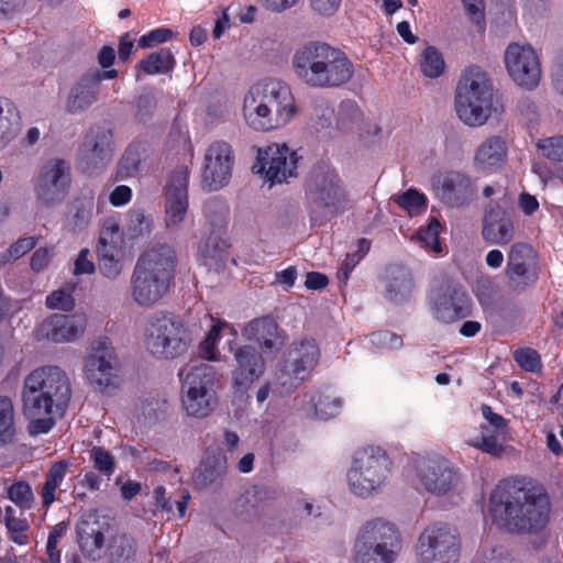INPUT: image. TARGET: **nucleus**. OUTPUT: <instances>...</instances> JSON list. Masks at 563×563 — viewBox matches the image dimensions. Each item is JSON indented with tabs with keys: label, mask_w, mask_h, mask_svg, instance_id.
I'll return each instance as SVG.
<instances>
[{
	"label": "nucleus",
	"mask_w": 563,
	"mask_h": 563,
	"mask_svg": "<svg viewBox=\"0 0 563 563\" xmlns=\"http://www.w3.org/2000/svg\"><path fill=\"white\" fill-rule=\"evenodd\" d=\"M444 59L434 46L426 47L420 55V69L426 77L437 78L444 70Z\"/></svg>",
	"instance_id": "obj_40"
},
{
	"label": "nucleus",
	"mask_w": 563,
	"mask_h": 563,
	"mask_svg": "<svg viewBox=\"0 0 563 563\" xmlns=\"http://www.w3.org/2000/svg\"><path fill=\"white\" fill-rule=\"evenodd\" d=\"M249 128L268 132L287 125L297 113L290 86L277 78L254 84L246 92L242 108Z\"/></svg>",
	"instance_id": "obj_3"
},
{
	"label": "nucleus",
	"mask_w": 563,
	"mask_h": 563,
	"mask_svg": "<svg viewBox=\"0 0 563 563\" xmlns=\"http://www.w3.org/2000/svg\"><path fill=\"white\" fill-rule=\"evenodd\" d=\"M291 67L302 84L322 89L346 84L354 71L344 52L320 41L299 46L291 57Z\"/></svg>",
	"instance_id": "obj_4"
},
{
	"label": "nucleus",
	"mask_w": 563,
	"mask_h": 563,
	"mask_svg": "<svg viewBox=\"0 0 563 563\" xmlns=\"http://www.w3.org/2000/svg\"><path fill=\"white\" fill-rule=\"evenodd\" d=\"M110 529L111 527L108 522L100 521L93 515L81 520L77 527V533L82 551L91 555L100 550L104 544V537L109 534Z\"/></svg>",
	"instance_id": "obj_29"
},
{
	"label": "nucleus",
	"mask_w": 563,
	"mask_h": 563,
	"mask_svg": "<svg viewBox=\"0 0 563 563\" xmlns=\"http://www.w3.org/2000/svg\"><path fill=\"white\" fill-rule=\"evenodd\" d=\"M395 201L400 208L407 211L409 216L418 214L427 207L426 196L416 189H408L396 197Z\"/></svg>",
	"instance_id": "obj_42"
},
{
	"label": "nucleus",
	"mask_w": 563,
	"mask_h": 563,
	"mask_svg": "<svg viewBox=\"0 0 563 563\" xmlns=\"http://www.w3.org/2000/svg\"><path fill=\"white\" fill-rule=\"evenodd\" d=\"M73 289H57L46 297V306L49 309L70 311L75 307Z\"/></svg>",
	"instance_id": "obj_49"
},
{
	"label": "nucleus",
	"mask_w": 563,
	"mask_h": 563,
	"mask_svg": "<svg viewBox=\"0 0 563 563\" xmlns=\"http://www.w3.org/2000/svg\"><path fill=\"white\" fill-rule=\"evenodd\" d=\"M461 541L457 533L445 526H432L419 537L418 563H457Z\"/></svg>",
	"instance_id": "obj_12"
},
{
	"label": "nucleus",
	"mask_w": 563,
	"mask_h": 563,
	"mask_svg": "<svg viewBox=\"0 0 563 563\" xmlns=\"http://www.w3.org/2000/svg\"><path fill=\"white\" fill-rule=\"evenodd\" d=\"M132 198V190L130 187L121 185L115 187L109 197L111 205L120 207L126 205Z\"/></svg>",
	"instance_id": "obj_62"
},
{
	"label": "nucleus",
	"mask_w": 563,
	"mask_h": 563,
	"mask_svg": "<svg viewBox=\"0 0 563 563\" xmlns=\"http://www.w3.org/2000/svg\"><path fill=\"white\" fill-rule=\"evenodd\" d=\"M71 181L70 165L62 158H51L41 168L35 194L45 206L60 202Z\"/></svg>",
	"instance_id": "obj_14"
},
{
	"label": "nucleus",
	"mask_w": 563,
	"mask_h": 563,
	"mask_svg": "<svg viewBox=\"0 0 563 563\" xmlns=\"http://www.w3.org/2000/svg\"><path fill=\"white\" fill-rule=\"evenodd\" d=\"M316 416L328 420L336 417L342 408V401L331 393H318L312 397Z\"/></svg>",
	"instance_id": "obj_38"
},
{
	"label": "nucleus",
	"mask_w": 563,
	"mask_h": 563,
	"mask_svg": "<svg viewBox=\"0 0 563 563\" xmlns=\"http://www.w3.org/2000/svg\"><path fill=\"white\" fill-rule=\"evenodd\" d=\"M466 12L473 21L479 23L484 18V1L483 0H462Z\"/></svg>",
	"instance_id": "obj_63"
},
{
	"label": "nucleus",
	"mask_w": 563,
	"mask_h": 563,
	"mask_svg": "<svg viewBox=\"0 0 563 563\" xmlns=\"http://www.w3.org/2000/svg\"><path fill=\"white\" fill-rule=\"evenodd\" d=\"M310 191L319 206L332 210L346 200L340 177L333 169H314L310 177Z\"/></svg>",
	"instance_id": "obj_19"
},
{
	"label": "nucleus",
	"mask_w": 563,
	"mask_h": 563,
	"mask_svg": "<svg viewBox=\"0 0 563 563\" xmlns=\"http://www.w3.org/2000/svg\"><path fill=\"white\" fill-rule=\"evenodd\" d=\"M90 459L95 468L110 477L115 470L113 455L101 446H93L90 451Z\"/></svg>",
	"instance_id": "obj_46"
},
{
	"label": "nucleus",
	"mask_w": 563,
	"mask_h": 563,
	"mask_svg": "<svg viewBox=\"0 0 563 563\" xmlns=\"http://www.w3.org/2000/svg\"><path fill=\"white\" fill-rule=\"evenodd\" d=\"M21 398L23 415L29 419V433H47L69 405V377L59 366H40L24 377Z\"/></svg>",
	"instance_id": "obj_2"
},
{
	"label": "nucleus",
	"mask_w": 563,
	"mask_h": 563,
	"mask_svg": "<svg viewBox=\"0 0 563 563\" xmlns=\"http://www.w3.org/2000/svg\"><path fill=\"white\" fill-rule=\"evenodd\" d=\"M493 84L478 66L462 74L455 89V110L462 122L470 126L484 125L493 111Z\"/></svg>",
	"instance_id": "obj_6"
},
{
	"label": "nucleus",
	"mask_w": 563,
	"mask_h": 563,
	"mask_svg": "<svg viewBox=\"0 0 563 563\" xmlns=\"http://www.w3.org/2000/svg\"><path fill=\"white\" fill-rule=\"evenodd\" d=\"M441 224L438 219L432 218L426 228H421L417 232L418 240L422 243L426 249H430L435 254L442 252L441 244L439 242Z\"/></svg>",
	"instance_id": "obj_44"
},
{
	"label": "nucleus",
	"mask_w": 563,
	"mask_h": 563,
	"mask_svg": "<svg viewBox=\"0 0 563 563\" xmlns=\"http://www.w3.org/2000/svg\"><path fill=\"white\" fill-rule=\"evenodd\" d=\"M360 261L355 254H347L338 271V278L343 282L347 280L351 272Z\"/></svg>",
	"instance_id": "obj_64"
},
{
	"label": "nucleus",
	"mask_w": 563,
	"mask_h": 563,
	"mask_svg": "<svg viewBox=\"0 0 563 563\" xmlns=\"http://www.w3.org/2000/svg\"><path fill=\"white\" fill-rule=\"evenodd\" d=\"M7 497L20 508L29 510L34 504V494L31 485L26 481H16L7 488Z\"/></svg>",
	"instance_id": "obj_41"
},
{
	"label": "nucleus",
	"mask_w": 563,
	"mask_h": 563,
	"mask_svg": "<svg viewBox=\"0 0 563 563\" xmlns=\"http://www.w3.org/2000/svg\"><path fill=\"white\" fill-rule=\"evenodd\" d=\"M505 433L487 426H481L476 435H468L466 443L494 457H500L505 451Z\"/></svg>",
	"instance_id": "obj_32"
},
{
	"label": "nucleus",
	"mask_w": 563,
	"mask_h": 563,
	"mask_svg": "<svg viewBox=\"0 0 563 563\" xmlns=\"http://www.w3.org/2000/svg\"><path fill=\"white\" fill-rule=\"evenodd\" d=\"M418 477L423 487L438 495L450 492L457 483V474L443 459L422 460L418 464Z\"/></svg>",
	"instance_id": "obj_21"
},
{
	"label": "nucleus",
	"mask_w": 563,
	"mask_h": 563,
	"mask_svg": "<svg viewBox=\"0 0 563 563\" xmlns=\"http://www.w3.org/2000/svg\"><path fill=\"white\" fill-rule=\"evenodd\" d=\"M100 273L108 279H115L122 273V263L119 257H98Z\"/></svg>",
	"instance_id": "obj_52"
},
{
	"label": "nucleus",
	"mask_w": 563,
	"mask_h": 563,
	"mask_svg": "<svg viewBox=\"0 0 563 563\" xmlns=\"http://www.w3.org/2000/svg\"><path fill=\"white\" fill-rule=\"evenodd\" d=\"M391 472V461L379 446L358 450L347 472L350 489L357 496L367 497L382 488Z\"/></svg>",
	"instance_id": "obj_8"
},
{
	"label": "nucleus",
	"mask_w": 563,
	"mask_h": 563,
	"mask_svg": "<svg viewBox=\"0 0 563 563\" xmlns=\"http://www.w3.org/2000/svg\"><path fill=\"white\" fill-rule=\"evenodd\" d=\"M35 244H36L35 239L32 236L22 238V239L18 240L7 251L8 258L16 260V258L23 256L29 251H31L35 246Z\"/></svg>",
	"instance_id": "obj_57"
},
{
	"label": "nucleus",
	"mask_w": 563,
	"mask_h": 563,
	"mask_svg": "<svg viewBox=\"0 0 563 563\" xmlns=\"http://www.w3.org/2000/svg\"><path fill=\"white\" fill-rule=\"evenodd\" d=\"M234 155L232 146L223 141L210 144L205 154L202 184L213 191L225 186L232 175Z\"/></svg>",
	"instance_id": "obj_16"
},
{
	"label": "nucleus",
	"mask_w": 563,
	"mask_h": 563,
	"mask_svg": "<svg viewBox=\"0 0 563 563\" xmlns=\"http://www.w3.org/2000/svg\"><path fill=\"white\" fill-rule=\"evenodd\" d=\"M15 434L13 402L8 396H0V442H11Z\"/></svg>",
	"instance_id": "obj_39"
},
{
	"label": "nucleus",
	"mask_w": 563,
	"mask_h": 563,
	"mask_svg": "<svg viewBox=\"0 0 563 563\" xmlns=\"http://www.w3.org/2000/svg\"><path fill=\"white\" fill-rule=\"evenodd\" d=\"M112 134L109 130H91L82 144L85 158L95 166L110 161Z\"/></svg>",
	"instance_id": "obj_30"
},
{
	"label": "nucleus",
	"mask_w": 563,
	"mask_h": 563,
	"mask_svg": "<svg viewBox=\"0 0 563 563\" xmlns=\"http://www.w3.org/2000/svg\"><path fill=\"white\" fill-rule=\"evenodd\" d=\"M86 329V319L81 316L52 314L37 328V336L54 343L71 342Z\"/></svg>",
	"instance_id": "obj_22"
},
{
	"label": "nucleus",
	"mask_w": 563,
	"mask_h": 563,
	"mask_svg": "<svg viewBox=\"0 0 563 563\" xmlns=\"http://www.w3.org/2000/svg\"><path fill=\"white\" fill-rule=\"evenodd\" d=\"M10 540L18 545H26L30 538L26 532L30 530V523L26 518L19 516L18 518L10 519L4 523Z\"/></svg>",
	"instance_id": "obj_45"
},
{
	"label": "nucleus",
	"mask_w": 563,
	"mask_h": 563,
	"mask_svg": "<svg viewBox=\"0 0 563 563\" xmlns=\"http://www.w3.org/2000/svg\"><path fill=\"white\" fill-rule=\"evenodd\" d=\"M517 364L526 372H538L541 368L540 354L532 347H521L514 352Z\"/></svg>",
	"instance_id": "obj_47"
},
{
	"label": "nucleus",
	"mask_w": 563,
	"mask_h": 563,
	"mask_svg": "<svg viewBox=\"0 0 563 563\" xmlns=\"http://www.w3.org/2000/svg\"><path fill=\"white\" fill-rule=\"evenodd\" d=\"M21 129L20 115L14 104L8 99H0V150L8 146Z\"/></svg>",
	"instance_id": "obj_34"
},
{
	"label": "nucleus",
	"mask_w": 563,
	"mask_h": 563,
	"mask_svg": "<svg viewBox=\"0 0 563 563\" xmlns=\"http://www.w3.org/2000/svg\"><path fill=\"white\" fill-rule=\"evenodd\" d=\"M542 154L553 161H563V136H552L540 140L537 144Z\"/></svg>",
	"instance_id": "obj_50"
},
{
	"label": "nucleus",
	"mask_w": 563,
	"mask_h": 563,
	"mask_svg": "<svg viewBox=\"0 0 563 563\" xmlns=\"http://www.w3.org/2000/svg\"><path fill=\"white\" fill-rule=\"evenodd\" d=\"M93 211V199L91 197L77 201L76 213L74 214L75 225L82 228L91 219Z\"/></svg>",
	"instance_id": "obj_53"
},
{
	"label": "nucleus",
	"mask_w": 563,
	"mask_h": 563,
	"mask_svg": "<svg viewBox=\"0 0 563 563\" xmlns=\"http://www.w3.org/2000/svg\"><path fill=\"white\" fill-rule=\"evenodd\" d=\"M68 467L69 464L65 460L57 461L49 466L45 474L44 483L38 492L42 508L47 510L56 500V492L63 483Z\"/></svg>",
	"instance_id": "obj_33"
},
{
	"label": "nucleus",
	"mask_w": 563,
	"mask_h": 563,
	"mask_svg": "<svg viewBox=\"0 0 563 563\" xmlns=\"http://www.w3.org/2000/svg\"><path fill=\"white\" fill-rule=\"evenodd\" d=\"M243 336L255 342L264 351H277L283 345L277 322L269 317L256 318L243 329Z\"/></svg>",
	"instance_id": "obj_27"
},
{
	"label": "nucleus",
	"mask_w": 563,
	"mask_h": 563,
	"mask_svg": "<svg viewBox=\"0 0 563 563\" xmlns=\"http://www.w3.org/2000/svg\"><path fill=\"white\" fill-rule=\"evenodd\" d=\"M107 553L111 563H126L136 555V542L125 533L114 534L107 547Z\"/></svg>",
	"instance_id": "obj_36"
},
{
	"label": "nucleus",
	"mask_w": 563,
	"mask_h": 563,
	"mask_svg": "<svg viewBox=\"0 0 563 563\" xmlns=\"http://www.w3.org/2000/svg\"><path fill=\"white\" fill-rule=\"evenodd\" d=\"M120 225L113 218L104 220L100 230L98 244H120Z\"/></svg>",
	"instance_id": "obj_51"
},
{
	"label": "nucleus",
	"mask_w": 563,
	"mask_h": 563,
	"mask_svg": "<svg viewBox=\"0 0 563 563\" xmlns=\"http://www.w3.org/2000/svg\"><path fill=\"white\" fill-rule=\"evenodd\" d=\"M439 198L450 207L467 205L476 194L471 178L460 172H449L433 181Z\"/></svg>",
	"instance_id": "obj_20"
},
{
	"label": "nucleus",
	"mask_w": 563,
	"mask_h": 563,
	"mask_svg": "<svg viewBox=\"0 0 563 563\" xmlns=\"http://www.w3.org/2000/svg\"><path fill=\"white\" fill-rule=\"evenodd\" d=\"M188 169L177 167L166 185L165 222L167 228L178 227L188 210Z\"/></svg>",
	"instance_id": "obj_18"
},
{
	"label": "nucleus",
	"mask_w": 563,
	"mask_h": 563,
	"mask_svg": "<svg viewBox=\"0 0 563 563\" xmlns=\"http://www.w3.org/2000/svg\"><path fill=\"white\" fill-rule=\"evenodd\" d=\"M481 411H482L483 417L492 424V427L495 430L506 433L508 423H507V420L503 416L494 412L492 407L488 405H483L481 408Z\"/></svg>",
	"instance_id": "obj_59"
},
{
	"label": "nucleus",
	"mask_w": 563,
	"mask_h": 563,
	"mask_svg": "<svg viewBox=\"0 0 563 563\" xmlns=\"http://www.w3.org/2000/svg\"><path fill=\"white\" fill-rule=\"evenodd\" d=\"M518 207L525 216H532L539 209V201L536 196L521 192L518 197Z\"/></svg>",
	"instance_id": "obj_61"
},
{
	"label": "nucleus",
	"mask_w": 563,
	"mask_h": 563,
	"mask_svg": "<svg viewBox=\"0 0 563 563\" xmlns=\"http://www.w3.org/2000/svg\"><path fill=\"white\" fill-rule=\"evenodd\" d=\"M505 65L509 76L520 87L532 89L541 78V66L534 49L529 45L511 43L505 52Z\"/></svg>",
	"instance_id": "obj_15"
},
{
	"label": "nucleus",
	"mask_w": 563,
	"mask_h": 563,
	"mask_svg": "<svg viewBox=\"0 0 563 563\" xmlns=\"http://www.w3.org/2000/svg\"><path fill=\"white\" fill-rule=\"evenodd\" d=\"M118 366L114 349L104 338L92 343L91 351L85 358L84 372L90 385L103 390L114 384Z\"/></svg>",
	"instance_id": "obj_13"
},
{
	"label": "nucleus",
	"mask_w": 563,
	"mask_h": 563,
	"mask_svg": "<svg viewBox=\"0 0 563 563\" xmlns=\"http://www.w3.org/2000/svg\"><path fill=\"white\" fill-rule=\"evenodd\" d=\"M172 31L169 29H156V30H153L151 31L150 33L143 35L141 38H140V46L141 47H151L155 44H159V43H163V42H166L168 38L172 37Z\"/></svg>",
	"instance_id": "obj_55"
},
{
	"label": "nucleus",
	"mask_w": 563,
	"mask_h": 563,
	"mask_svg": "<svg viewBox=\"0 0 563 563\" xmlns=\"http://www.w3.org/2000/svg\"><path fill=\"white\" fill-rule=\"evenodd\" d=\"M224 327H228V323L222 321H217L216 323L212 324L205 340L199 345V353L201 357L209 361L219 360L216 350V343L219 340L220 332Z\"/></svg>",
	"instance_id": "obj_43"
},
{
	"label": "nucleus",
	"mask_w": 563,
	"mask_h": 563,
	"mask_svg": "<svg viewBox=\"0 0 563 563\" xmlns=\"http://www.w3.org/2000/svg\"><path fill=\"white\" fill-rule=\"evenodd\" d=\"M483 239L490 244L506 245L515 236V223L510 214L499 206L490 207L484 219Z\"/></svg>",
	"instance_id": "obj_24"
},
{
	"label": "nucleus",
	"mask_w": 563,
	"mask_h": 563,
	"mask_svg": "<svg viewBox=\"0 0 563 563\" xmlns=\"http://www.w3.org/2000/svg\"><path fill=\"white\" fill-rule=\"evenodd\" d=\"M320 350L311 338L294 342L286 358L275 372V390L288 394L309 377L317 366Z\"/></svg>",
	"instance_id": "obj_9"
},
{
	"label": "nucleus",
	"mask_w": 563,
	"mask_h": 563,
	"mask_svg": "<svg viewBox=\"0 0 563 563\" xmlns=\"http://www.w3.org/2000/svg\"><path fill=\"white\" fill-rule=\"evenodd\" d=\"M508 155L507 142L504 137L493 135L484 140L474 154V166L484 174L498 170Z\"/></svg>",
	"instance_id": "obj_26"
},
{
	"label": "nucleus",
	"mask_w": 563,
	"mask_h": 563,
	"mask_svg": "<svg viewBox=\"0 0 563 563\" xmlns=\"http://www.w3.org/2000/svg\"><path fill=\"white\" fill-rule=\"evenodd\" d=\"M550 510L544 487L527 476L517 475L499 481L488 501L493 522L511 533L542 530L549 521Z\"/></svg>",
	"instance_id": "obj_1"
},
{
	"label": "nucleus",
	"mask_w": 563,
	"mask_h": 563,
	"mask_svg": "<svg viewBox=\"0 0 563 563\" xmlns=\"http://www.w3.org/2000/svg\"><path fill=\"white\" fill-rule=\"evenodd\" d=\"M175 59L168 48L148 54L140 62V68L147 75L166 74L174 68Z\"/></svg>",
	"instance_id": "obj_37"
},
{
	"label": "nucleus",
	"mask_w": 563,
	"mask_h": 563,
	"mask_svg": "<svg viewBox=\"0 0 563 563\" xmlns=\"http://www.w3.org/2000/svg\"><path fill=\"white\" fill-rule=\"evenodd\" d=\"M195 333L180 319L172 314L152 317L144 330V346L153 356L174 360L184 355Z\"/></svg>",
	"instance_id": "obj_7"
},
{
	"label": "nucleus",
	"mask_w": 563,
	"mask_h": 563,
	"mask_svg": "<svg viewBox=\"0 0 563 563\" xmlns=\"http://www.w3.org/2000/svg\"><path fill=\"white\" fill-rule=\"evenodd\" d=\"M150 222L141 212H130L124 225V234L129 239H136L150 232Z\"/></svg>",
	"instance_id": "obj_48"
},
{
	"label": "nucleus",
	"mask_w": 563,
	"mask_h": 563,
	"mask_svg": "<svg viewBox=\"0 0 563 563\" xmlns=\"http://www.w3.org/2000/svg\"><path fill=\"white\" fill-rule=\"evenodd\" d=\"M506 275L517 285L527 286L537 279V254L527 243H515L508 253Z\"/></svg>",
	"instance_id": "obj_23"
},
{
	"label": "nucleus",
	"mask_w": 563,
	"mask_h": 563,
	"mask_svg": "<svg viewBox=\"0 0 563 563\" xmlns=\"http://www.w3.org/2000/svg\"><path fill=\"white\" fill-rule=\"evenodd\" d=\"M471 313V299L465 291L448 289L435 303V317L444 323L466 318Z\"/></svg>",
	"instance_id": "obj_28"
},
{
	"label": "nucleus",
	"mask_w": 563,
	"mask_h": 563,
	"mask_svg": "<svg viewBox=\"0 0 563 563\" xmlns=\"http://www.w3.org/2000/svg\"><path fill=\"white\" fill-rule=\"evenodd\" d=\"M341 1L342 0H310V3L313 11L318 14L330 16L338 11Z\"/></svg>",
	"instance_id": "obj_58"
},
{
	"label": "nucleus",
	"mask_w": 563,
	"mask_h": 563,
	"mask_svg": "<svg viewBox=\"0 0 563 563\" xmlns=\"http://www.w3.org/2000/svg\"><path fill=\"white\" fill-rule=\"evenodd\" d=\"M413 289L412 276L409 269L397 266L389 271L387 292L394 301L407 299Z\"/></svg>",
	"instance_id": "obj_35"
},
{
	"label": "nucleus",
	"mask_w": 563,
	"mask_h": 563,
	"mask_svg": "<svg viewBox=\"0 0 563 563\" xmlns=\"http://www.w3.org/2000/svg\"><path fill=\"white\" fill-rule=\"evenodd\" d=\"M177 255L167 243H155L137 258L131 275V296L136 305L150 308L169 290L175 277Z\"/></svg>",
	"instance_id": "obj_5"
},
{
	"label": "nucleus",
	"mask_w": 563,
	"mask_h": 563,
	"mask_svg": "<svg viewBox=\"0 0 563 563\" xmlns=\"http://www.w3.org/2000/svg\"><path fill=\"white\" fill-rule=\"evenodd\" d=\"M59 533L54 530L49 532L46 543L45 556L42 563H60V551L58 550Z\"/></svg>",
	"instance_id": "obj_54"
},
{
	"label": "nucleus",
	"mask_w": 563,
	"mask_h": 563,
	"mask_svg": "<svg viewBox=\"0 0 563 563\" xmlns=\"http://www.w3.org/2000/svg\"><path fill=\"white\" fill-rule=\"evenodd\" d=\"M98 88L87 74H84L70 88L65 110L68 113H78L87 110L97 101Z\"/></svg>",
	"instance_id": "obj_31"
},
{
	"label": "nucleus",
	"mask_w": 563,
	"mask_h": 563,
	"mask_svg": "<svg viewBox=\"0 0 563 563\" xmlns=\"http://www.w3.org/2000/svg\"><path fill=\"white\" fill-rule=\"evenodd\" d=\"M216 371L209 364L195 366L184 380L183 407L189 416L203 418L216 406Z\"/></svg>",
	"instance_id": "obj_11"
},
{
	"label": "nucleus",
	"mask_w": 563,
	"mask_h": 563,
	"mask_svg": "<svg viewBox=\"0 0 563 563\" xmlns=\"http://www.w3.org/2000/svg\"><path fill=\"white\" fill-rule=\"evenodd\" d=\"M140 158L135 151L128 150L125 154L123 155L120 167H119V174L121 176H131L139 169Z\"/></svg>",
	"instance_id": "obj_56"
},
{
	"label": "nucleus",
	"mask_w": 563,
	"mask_h": 563,
	"mask_svg": "<svg viewBox=\"0 0 563 563\" xmlns=\"http://www.w3.org/2000/svg\"><path fill=\"white\" fill-rule=\"evenodd\" d=\"M399 542V534L394 526L379 519L371 521L356 541L355 563H393Z\"/></svg>",
	"instance_id": "obj_10"
},
{
	"label": "nucleus",
	"mask_w": 563,
	"mask_h": 563,
	"mask_svg": "<svg viewBox=\"0 0 563 563\" xmlns=\"http://www.w3.org/2000/svg\"><path fill=\"white\" fill-rule=\"evenodd\" d=\"M258 172L265 173L271 183L287 181L296 175L298 156L285 143H273L261 148L257 155Z\"/></svg>",
	"instance_id": "obj_17"
},
{
	"label": "nucleus",
	"mask_w": 563,
	"mask_h": 563,
	"mask_svg": "<svg viewBox=\"0 0 563 563\" xmlns=\"http://www.w3.org/2000/svg\"><path fill=\"white\" fill-rule=\"evenodd\" d=\"M89 250L82 249L75 261L74 274H91L95 272V264L88 258Z\"/></svg>",
	"instance_id": "obj_60"
},
{
	"label": "nucleus",
	"mask_w": 563,
	"mask_h": 563,
	"mask_svg": "<svg viewBox=\"0 0 563 563\" xmlns=\"http://www.w3.org/2000/svg\"><path fill=\"white\" fill-rule=\"evenodd\" d=\"M236 368L232 378L235 386L249 387L258 379L265 371L263 356L251 346H241L234 351Z\"/></svg>",
	"instance_id": "obj_25"
}]
</instances>
